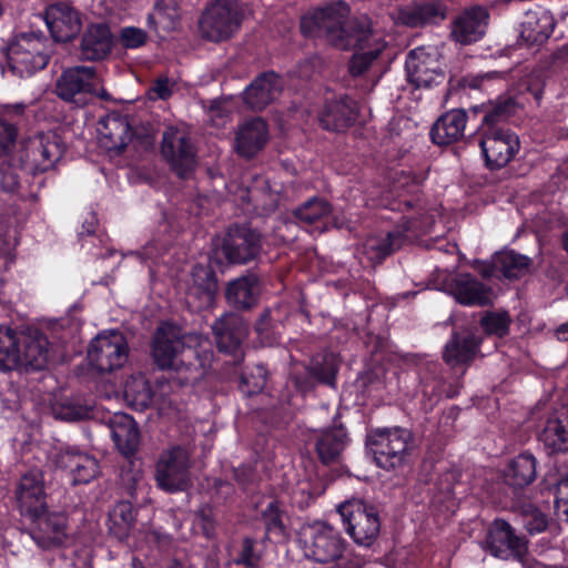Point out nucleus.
I'll return each instance as SVG.
<instances>
[{"mask_svg": "<svg viewBox=\"0 0 568 568\" xmlns=\"http://www.w3.org/2000/svg\"><path fill=\"white\" fill-rule=\"evenodd\" d=\"M448 292L463 306L491 304V288L470 273H457L448 283Z\"/></svg>", "mask_w": 568, "mask_h": 568, "instance_id": "31", "label": "nucleus"}, {"mask_svg": "<svg viewBox=\"0 0 568 568\" xmlns=\"http://www.w3.org/2000/svg\"><path fill=\"white\" fill-rule=\"evenodd\" d=\"M295 385L297 389L302 393H308L315 389L316 385L320 383L313 376L311 372H308V367L306 366L305 372L303 374H297L294 378Z\"/></svg>", "mask_w": 568, "mask_h": 568, "instance_id": "63", "label": "nucleus"}, {"mask_svg": "<svg viewBox=\"0 0 568 568\" xmlns=\"http://www.w3.org/2000/svg\"><path fill=\"white\" fill-rule=\"evenodd\" d=\"M233 477L243 490H248L256 481V470L251 465H241L233 469Z\"/></svg>", "mask_w": 568, "mask_h": 568, "instance_id": "61", "label": "nucleus"}, {"mask_svg": "<svg viewBox=\"0 0 568 568\" xmlns=\"http://www.w3.org/2000/svg\"><path fill=\"white\" fill-rule=\"evenodd\" d=\"M308 372L317 379L321 385L329 387L336 386L337 374L339 371V361L332 352L315 354L307 365Z\"/></svg>", "mask_w": 568, "mask_h": 568, "instance_id": "43", "label": "nucleus"}, {"mask_svg": "<svg viewBox=\"0 0 568 568\" xmlns=\"http://www.w3.org/2000/svg\"><path fill=\"white\" fill-rule=\"evenodd\" d=\"M161 154L170 169L181 179L186 178L195 168L196 153L186 134L170 126L162 134Z\"/></svg>", "mask_w": 568, "mask_h": 568, "instance_id": "16", "label": "nucleus"}, {"mask_svg": "<svg viewBox=\"0 0 568 568\" xmlns=\"http://www.w3.org/2000/svg\"><path fill=\"white\" fill-rule=\"evenodd\" d=\"M190 454L181 445L162 450L154 465L156 487L168 494L185 491L190 485Z\"/></svg>", "mask_w": 568, "mask_h": 568, "instance_id": "8", "label": "nucleus"}, {"mask_svg": "<svg viewBox=\"0 0 568 568\" xmlns=\"http://www.w3.org/2000/svg\"><path fill=\"white\" fill-rule=\"evenodd\" d=\"M268 140V125L262 118H252L240 125L235 134L236 153L253 159L264 149Z\"/></svg>", "mask_w": 568, "mask_h": 568, "instance_id": "33", "label": "nucleus"}, {"mask_svg": "<svg viewBox=\"0 0 568 568\" xmlns=\"http://www.w3.org/2000/svg\"><path fill=\"white\" fill-rule=\"evenodd\" d=\"M113 44L114 37L106 23H89L80 38L79 58L90 62L103 61L111 54Z\"/></svg>", "mask_w": 568, "mask_h": 568, "instance_id": "27", "label": "nucleus"}, {"mask_svg": "<svg viewBox=\"0 0 568 568\" xmlns=\"http://www.w3.org/2000/svg\"><path fill=\"white\" fill-rule=\"evenodd\" d=\"M283 90V81L275 71L256 75L243 92V102L253 111H263L273 103Z\"/></svg>", "mask_w": 568, "mask_h": 568, "instance_id": "29", "label": "nucleus"}, {"mask_svg": "<svg viewBox=\"0 0 568 568\" xmlns=\"http://www.w3.org/2000/svg\"><path fill=\"white\" fill-rule=\"evenodd\" d=\"M499 273V266L497 265V253L491 256L490 262H485L483 268L480 270V274L484 278H493L497 276Z\"/></svg>", "mask_w": 568, "mask_h": 568, "instance_id": "64", "label": "nucleus"}, {"mask_svg": "<svg viewBox=\"0 0 568 568\" xmlns=\"http://www.w3.org/2000/svg\"><path fill=\"white\" fill-rule=\"evenodd\" d=\"M136 509L131 501H119L109 514V530L120 541L126 540L135 525Z\"/></svg>", "mask_w": 568, "mask_h": 568, "instance_id": "42", "label": "nucleus"}, {"mask_svg": "<svg viewBox=\"0 0 568 568\" xmlns=\"http://www.w3.org/2000/svg\"><path fill=\"white\" fill-rule=\"evenodd\" d=\"M51 460L57 468L69 473L73 485L89 484L99 474L98 459L75 445L55 446Z\"/></svg>", "mask_w": 568, "mask_h": 568, "instance_id": "13", "label": "nucleus"}, {"mask_svg": "<svg viewBox=\"0 0 568 568\" xmlns=\"http://www.w3.org/2000/svg\"><path fill=\"white\" fill-rule=\"evenodd\" d=\"M404 185L407 187L405 193H398V199L389 204L392 211L406 212L417 207L420 201V186L414 174H406Z\"/></svg>", "mask_w": 568, "mask_h": 568, "instance_id": "49", "label": "nucleus"}, {"mask_svg": "<svg viewBox=\"0 0 568 568\" xmlns=\"http://www.w3.org/2000/svg\"><path fill=\"white\" fill-rule=\"evenodd\" d=\"M266 372L262 366L256 367V375L248 376L243 373L241 376L239 388L247 396H253L261 393L266 386Z\"/></svg>", "mask_w": 568, "mask_h": 568, "instance_id": "54", "label": "nucleus"}, {"mask_svg": "<svg viewBox=\"0 0 568 568\" xmlns=\"http://www.w3.org/2000/svg\"><path fill=\"white\" fill-rule=\"evenodd\" d=\"M43 20L55 42H70L82 30V13L69 1H53L45 6Z\"/></svg>", "mask_w": 568, "mask_h": 568, "instance_id": "17", "label": "nucleus"}, {"mask_svg": "<svg viewBox=\"0 0 568 568\" xmlns=\"http://www.w3.org/2000/svg\"><path fill=\"white\" fill-rule=\"evenodd\" d=\"M49 339L40 334L27 337L10 326L0 324V372H36L47 368L55 358L49 348Z\"/></svg>", "mask_w": 568, "mask_h": 568, "instance_id": "3", "label": "nucleus"}, {"mask_svg": "<svg viewBox=\"0 0 568 568\" xmlns=\"http://www.w3.org/2000/svg\"><path fill=\"white\" fill-rule=\"evenodd\" d=\"M148 33L135 27H126L121 30L120 41L125 49H138L146 43Z\"/></svg>", "mask_w": 568, "mask_h": 568, "instance_id": "58", "label": "nucleus"}, {"mask_svg": "<svg viewBox=\"0 0 568 568\" xmlns=\"http://www.w3.org/2000/svg\"><path fill=\"white\" fill-rule=\"evenodd\" d=\"M555 29V20L546 9L529 10L523 21L521 36L536 44L547 41Z\"/></svg>", "mask_w": 568, "mask_h": 568, "instance_id": "39", "label": "nucleus"}, {"mask_svg": "<svg viewBox=\"0 0 568 568\" xmlns=\"http://www.w3.org/2000/svg\"><path fill=\"white\" fill-rule=\"evenodd\" d=\"M547 456L564 455L568 453V405L551 412L538 434Z\"/></svg>", "mask_w": 568, "mask_h": 568, "instance_id": "28", "label": "nucleus"}, {"mask_svg": "<svg viewBox=\"0 0 568 568\" xmlns=\"http://www.w3.org/2000/svg\"><path fill=\"white\" fill-rule=\"evenodd\" d=\"M0 187L7 193H14L20 187V178L13 166H0Z\"/></svg>", "mask_w": 568, "mask_h": 568, "instance_id": "60", "label": "nucleus"}, {"mask_svg": "<svg viewBox=\"0 0 568 568\" xmlns=\"http://www.w3.org/2000/svg\"><path fill=\"white\" fill-rule=\"evenodd\" d=\"M538 460L530 452H523L511 458L503 470L505 485L514 495L530 486L537 478Z\"/></svg>", "mask_w": 568, "mask_h": 568, "instance_id": "34", "label": "nucleus"}, {"mask_svg": "<svg viewBox=\"0 0 568 568\" xmlns=\"http://www.w3.org/2000/svg\"><path fill=\"white\" fill-rule=\"evenodd\" d=\"M503 72L500 71H488V72H481L476 74H466L464 75L459 84L464 89H470V90H480L485 91L487 90V84L491 80L501 79Z\"/></svg>", "mask_w": 568, "mask_h": 568, "instance_id": "55", "label": "nucleus"}, {"mask_svg": "<svg viewBox=\"0 0 568 568\" xmlns=\"http://www.w3.org/2000/svg\"><path fill=\"white\" fill-rule=\"evenodd\" d=\"M478 142L485 166L489 171L505 168L515 159L520 150L518 134L511 129L488 131V133L475 134Z\"/></svg>", "mask_w": 568, "mask_h": 568, "instance_id": "12", "label": "nucleus"}, {"mask_svg": "<svg viewBox=\"0 0 568 568\" xmlns=\"http://www.w3.org/2000/svg\"><path fill=\"white\" fill-rule=\"evenodd\" d=\"M253 213L258 217H267L278 209V195L273 193H262L254 199Z\"/></svg>", "mask_w": 568, "mask_h": 568, "instance_id": "57", "label": "nucleus"}, {"mask_svg": "<svg viewBox=\"0 0 568 568\" xmlns=\"http://www.w3.org/2000/svg\"><path fill=\"white\" fill-rule=\"evenodd\" d=\"M351 8L345 1L318 9L311 17L301 19V32L311 36L324 29L327 41L339 50H354L348 62L353 77L366 73L387 47L383 34L374 28L373 20L362 14L348 18Z\"/></svg>", "mask_w": 568, "mask_h": 568, "instance_id": "1", "label": "nucleus"}, {"mask_svg": "<svg viewBox=\"0 0 568 568\" xmlns=\"http://www.w3.org/2000/svg\"><path fill=\"white\" fill-rule=\"evenodd\" d=\"M87 358L100 374L122 368L129 358L126 337L116 329L99 333L89 344Z\"/></svg>", "mask_w": 568, "mask_h": 568, "instance_id": "9", "label": "nucleus"}, {"mask_svg": "<svg viewBox=\"0 0 568 568\" xmlns=\"http://www.w3.org/2000/svg\"><path fill=\"white\" fill-rule=\"evenodd\" d=\"M332 213V205L324 199L314 196L293 211V215L301 223L312 225Z\"/></svg>", "mask_w": 568, "mask_h": 568, "instance_id": "47", "label": "nucleus"}, {"mask_svg": "<svg viewBox=\"0 0 568 568\" xmlns=\"http://www.w3.org/2000/svg\"><path fill=\"white\" fill-rule=\"evenodd\" d=\"M409 229V221L403 216L402 223L394 230L387 232L384 237L368 241L366 250L372 254L371 260L381 263L395 251L399 250L407 241V232Z\"/></svg>", "mask_w": 568, "mask_h": 568, "instance_id": "37", "label": "nucleus"}, {"mask_svg": "<svg viewBox=\"0 0 568 568\" xmlns=\"http://www.w3.org/2000/svg\"><path fill=\"white\" fill-rule=\"evenodd\" d=\"M111 438L125 457L136 454L140 446V430L134 418L125 413L114 414L109 422Z\"/></svg>", "mask_w": 568, "mask_h": 568, "instance_id": "35", "label": "nucleus"}, {"mask_svg": "<svg viewBox=\"0 0 568 568\" xmlns=\"http://www.w3.org/2000/svg\"><path fill=\"white\" fill-rule=\"evenodd\" d=\"M483 341L476 327H456L444 346L443 361L453 368L468 366L479 353Z\"/></svg>", "mask_w": 568, "mask_h": 568, "instance_id": "21", "label": "nucleus"}, {"mask_svg": "<svg viewBox=\"0 0 568 568\" xmlns=\"http://www.w3.org/2000/svg\"><path fill=\"white\" fill-rule=\"evenodd\" d=\"M263 241L258 230L235 222L214 240L213 257L220 265H247L261 256Z\"/></svg>", "mask_w": 568, "mask_h": 568, "instance_id": "5", "label": "nucleus"}, {"mask_svg": "<svg viewBox=\"0 0 568 568\" xmlns=\"http://www.w3.org/2000/svg\"><path fill=\"white\" fill-rule=\"evenodd\" d=\"M97 70L93 67L77 65L62 71L55 82V94L65 102L84 105L88 93L93 92Z\"/></svg>", "mask_w": 568, "mask_h": 568, "instance_id": "20", "label": "nucleus"}, {"mask_svg": "<svg viewBox=\"0 0 568 568\" xmlns=\"http://www.w3.org/2000/svg\"><path fill=\"white\" fill-rule=\"evenodd\" d=\"M447 6L440 0L417 3L403 13L406 26L412 28L438 24L446 19Z\"/></svg>", "mask_w": 568, "mask_h": 568, "instance_id": "40", "label": "nucleus"}, {"mask_svg": "<svg viewBox=\"0 0 568 568\" xmlns=\"http://www.w3.org/2000/svg\"><path fill=\"white\" fill-rule=\"evenodd\" d=\"M29 523L28 531L42 550L60 548L68 538V515L64 511L36 510L23 517Z\"/></svg>", "mask_w": 568, "mask_h": 568, "instance_id": "11", "label": "nucleus"}, {"mask_svg": "<svg viewBox=\"0 0 568 568\" xmlns=\"http://www.w3.org/2000/svg\"><path fill=\"white\" fill-rule=\"evenodd\" d=\"M150 91L153 92L158 99L163 101L173 95V89L170 84V80L165 75L156 78Z\"/></svg>", "mask_w": 568, "mask_h": 568, "instance_id": "62", "label": "nucleus"}, {"mask_svg": "<svg viewBox=\"0 0 568 568\" xmlns=\"http://www.w3.org/2000/svg\"><path fill=\"white\" fill-rule=\"evenodd\" d=\"M260 294V277L255 273L247 272L227 284L225 298L235 310L245 311L257 304Z\"/></svg>", "mask_w": 568, "mask_h": 568, "instance_id": "36", "label": "nucleus"}, {"mask_svg": "<svg viewBox=\"0 0 568 568\" xmlns=\"http://www.w3.org/2000/svg\"><path fill=\"white\" fill-rule=\"evenodd\" d=\"M260 561L261 555L256 551V540L252 537H244L241 549L234 558V564L244 568H258Z\"/></svg>", "mask_w": 568, "mask_h": 568, "instance_id": "53", "label": "nucleus"}, {"mask_svg": "<svg viewBox=\"0 0 568 568\" xmlns=\"http://www.w3.org/2000/svg\"><path fill=\"white\" fill-rule=\"evenodd\" d=\"M266 534L283 537L286 531L284 524L285 510L278 499L270 500L260 511Z\"/></svg>", "mask_w": 568, "mask_h": 568, "instance_id": "48", "label": "nucleus"}, {"mask_svg": "<svg viewBox=\"0 0 568 568\" xmlns=\"http://www.w3.org/2000/svg\"><path fill=\"white\" fill-rule=\"evenodd\" d=\"M365 446L378 468L402 473L410 466L414 434L402 426L371 428L366 434Z\"/></svg>", "mask_w": 568, "mask_h": 568, "instance_id": "4", "label": "nucleus"}, {"mask_svg": "<svg viewBox=\"0 0 568 568\" xmlns=\"http://www.w3.org/2000/svg\"><path fill=\"white\" fill-rule=\"evenodd\" d=\"M497 265L504 278L519 280L529 273L532 260L515 250H504L497 252Z\"/></svg>", "mask_w": 568, "mask_h": 568, "instance_id": "44", "label": "nucleus"}, {"mask_svg": "<svg viewBox=\"0 0 568 568\" xmlns=\"http://www.w3.org/2000/svg\"><path fill=\"white\" fill-rule=\"evenodd\" d=\"M346 532L359 546L371 547L381 531L377 507L363 499L346 500L338 506Z\"/></svg>", "mask_w": 568, "mask_h": 568, "instance_id": "7", "label": "nucleus"}, {"mask_svg": "<svg viewBox=\"0 0 568 568\" xmlns=\"http://www.w3.org/2000/svg\"><path fill=\"white\" fill-rule=\"evenodd\" d=\"M17 139V125L0 119V158L9 155L13 151Z\"/></svg>", "mask_w": 568, "mask_h": 568, "instance_id": "56", "label": "nucleus"}, {"mask_svg": "<svg viewBox=\"0 0 568 568\" xmlns=\"http://www.w3.org/2000/svg\"><path fill=\"white\" fill-rule=\"evenodd\" d=\"M14 496L22 517L36 510H43L48 505L43 471L32 468L22 474L16 485Z\"/></svg>", "mask_w": 568, "mask_h": 568, "instance_id": "24", "label": "nucleus"}, {"mask_svg": "<svg viewBox=\"0 0 568 568\" xmlns=\"http://www.w3.org/2000/svg\"><path fill=\"white\" fill-rule=\"evenodd\" d=\"M357 114L355 101L347 94H339L324 100L317 112V121L323 130L342 133L354 125Z\"/></svg>", "mask_w": 568, "mask_h": 568, "instance_id": "22", "label": "nucleus"}, {"mask_svg": "<svg viewBox=\"0 0 568 568\" xmlns=\"http://www.w3.org/2000/svg\"><path fill=\"white\" fill-rule=\"evenodd\" d=\"M271 316L268 312H264L255 323V332L264 345L272 346L277 343V337L270 329Z\"/></svg>", "mask_w": 568, "mask_h": 568, "instance_id": "59", "label": "nucleus"}, {"mask_svg": "<svg viewBox=\"0 0 568 568\" xmlns=\"http://www.w3.org/2000/svg\"><path fill=\"white\" fill-rule=\"evenodd\" d=\"M485 549L494 557L507 560L521 561L528 551V542L525 537L516 534L515 528L505 519L496 518L489 525Z\"/></svg>", "mask_w": 568, "mask_h": 568, "instance_id": "15", "label": "nucleus"}, {"mask_svg": "<svg viewBox=\"0 0 568 568\" xmlns=\"http://www.w3.org/2000/svg\"><path fill=\"white\" fill-rule=\"evenodd\" d=\"M53 53L48 39L33 32L22 33L1 49L8 70L21 78L43 70Z\"/></svg>", "mask_w": 568, "mask_h": 568, "instance_id": "6", "label": "nucleus"}, {"mask_svg": "<svg viewBox=\"0 0 568 568\" xmlns=\"http://www.w3.org/2000/svg\"><path fill=\"white\" fill-rule=\"evenodd\" d=\"M192 285L186 292V303L195 311L201 312L213 306L219 290L215 271L211 265L197 263L193 266Z\"/></svg>", "mask_w": 568, "mask_h": 568, "instance_id": "25", "label": "nucleus"}, {"mask_svg": "<svg viewBox=\"0 0 568 568\" xmlns=\"http://www.w3.org/2000/svg\"><path fill=\"white\" fill-rule=\"evenodd\" d=\"M407 80L416 88H432L445 80V72L436 52L418 47L408 52L405 60Z\"/></svg>", "mask_w": 568, "mask_h": 568, "instance_id": "18", "label": "nucleus"}, {"mask_svg": "<svg viewBox=\"0 0 568 568\" xmlns=\"http://www.w3.org/2000/svg\"><path fill=\"white\" fill-rule=\"evenodd\" d=\"M549 487L554 490L555 507L558 514L566 516L568 521V473H558L547 479Z\"/></svg>", "mask_w": 568, "mask_h": 568, "instance_id": "52", "label": "nucleus"}, {"mask_svg": "<svg viewBox=\"0 0 568 568\" xmlns=\"http://www.w3.org/2000/svg\"><path fill=\"white\" fill-rule=\"evenodd\" d=\"M300 541L306 558L329 564L331 568H362L364 558L356 554L341 531L325 521H315L300 532Z\"/></svg>", "mask_w": 568, "mask_h": 568, "instance_id": "2", "label": "nucleus"}, {"mask_svg": "<svg viewBox=\"0 0 568 568\" xmlns=\"http://www.w3.org/2000/svg\"><path fill=\"white\" fill-rule=\"evenodd\" d=\"M64 151L62 138L55 131L40 132L29 138L23 145L26 160L39 172L52 169Z\"/></svg>", "mask_w": 568, "mask_h": 568, "instance_id": "19", "label": "nucleus"}, {"mask_svg": "<svg viewBox=\"0 0 568 568\" xmlns=\"http://www.w3.org/2000/svg\"><path fill=\"white\" fill-rule=\"evenodd\" d=\"M468 114L465 109H452L442 114L432 125L429 136L434 144L448 146L465 136Z\"/></svg>", "mask_w": 568, "mask_h": 568, "instance_id": "32", "label": "nucleus"}, {"mask_svg": "<svg viewBox=\"0 0 568 568\" xmlns=\"http://www.w3.org/2000/svg\"><path fill=\"white\" fill-rule=\"evenodd\" d=\"M55 418L65 422H79L92 417V407L79 400L64 399L52 407Z\"/></svg>", "mask_w": 568, "mask_h": 568, "instance_id": "50", "label": "nucleus"}, {"mask_svg": "<svg viewBox=\"0 0 568 568\" xmlns=\"http://www.w3.org/2000/svg\"><path fill=\"white\" fill-rule=\"evenodd\" d=\"M513 507L529 535H537L547 529L548 516L532 501L518 499L514 503Z\"/></svg>", "mask_w": 568, "mask_h": 568, "instance_id": "45", "label": "nucleus"}, {"mask_svg": "<svg viewBox=\"0 0 568 568\" xmlns=\"http://www.w3.org/2000/svg\"><path fill=\"white\" fill-rule=\"evenodd\" d=\"M154 393L149 381L144 377L131 378L124 387L125 400L136 410L146 409L152 400Z\"/></svg>", "mask_w": 568, "mask_h": 568, "instance_id": "46", "label": "nucleus"}, {"mask_svg": "<svg viewBox=\"0 0 568 568\" xmlns=\"http://www.w3.org/2000/svg\"><path fill=\"white\" fill-rule=\"evenodd\" d=\"M517 102L513 97H498L488 99L479 104L471 105L469 112L474 115L483 114L480 124L475 134L488 133V131L507 130V123L515 115Z\"/></svg>", "mask_w": 568, "mask_h": 568, "instance_id": "26", "label": "nucleus"}, {"mask_svg": "<svg viewBox=\"0 0 568 568\" xmlns=\"http://www.w3.org/2000/svg\"><path fill=\"white\" fill-rule=\"evenodd\" d=\"M100 132L108 140V148L123 151L132 136V128L129 121L118 114L112 113L100 121Z\"/></svg>", "mask_w": 568, "mask_h": 568, "instance_id": "41", "label": "nucleus"}, {"mask_svg": "<svg viewBox=\"0 0 568 568\" xmlns=\"http://www.w3.org/2000/svg\"><path fill=\"white\" fill-rule=\"evenodd\" d=\"M242 18L236 0H213L199 21L202 37L213 42L229 40L240 29Z\"/></svg>", "mask_w": 568, "mask_h": 568, "instance_id": "10", "label": "nucleus"}, {"mask_svg": "<svg viewBox=\"0 0 568 568\" xmlns=\"http://www.w3.org/2000/svg\"><path fill=\"white\" fill-rule=\"evenodd\" d=\"M185 343L181 331L173 324L158 327L151 346L154 364L162 371H179V355L184 351Z\"/></svg>", "mask_w": 568, "mask_h": 568, "instance_id": "23", "label": "nucleus"}, {"mask_svg": "<svg viewBox=\"0 0 568 568\" xmlns=\"http://www.w3.org/2000/svg\"><path fill=\"white\" fill-rule=\"evenodd\" d=\"M212 332L219 353L232 357V363L239 365L244 359L243 343L248 336V324L234 313L217 318Z\"/></svg>", "mask_w": 568, "mask_h": 568, "instance_id": "14", "label": "nucleus"}, {"mask_svg": "<svg viewBox=\"0 0 568 568\" xmlns=\"http://www.w3.org/2000/svg\"><path fill=\"white\" fill-rule=\"evenodd\" d=\"M489 13L481 6H471L463 10L452 22L450 36L460 44L479 41L488 24Z\"/></svg>", "mask_w": 568, "mask_h": 568, "instance_id": "30", "label": "nucleus"}, {"mask_svg": "<svg viewBox=\"0 0 568 568\" xmlns=\"http://www.w3.org/2000/svg\"><path fill=\"white\" fill-rule=\"evenodd\" d=\"M510 322V317L506 312H487L480 318V326L487 335L503 338L509 334Z\"/></svg>", "mask_w": 568, "mask_h": 568, "instance_id": "51", "label": "nucleus"}, {"mask_svg": "<svg viewBox=\"0 0 568 568\" xmlns=\"http://www.w3.org/2000/svg\"><path fill=\"white\" fill-rule=\"evenodd\" d=\"M348 437L343 426L324 429L315 442V452L323 465H329L338 460L345 449Z\"/></svg>", "mask_w": 568, "mask_h": 568, "instance_id": "38", "label": "nucleus"}]
</instances>
